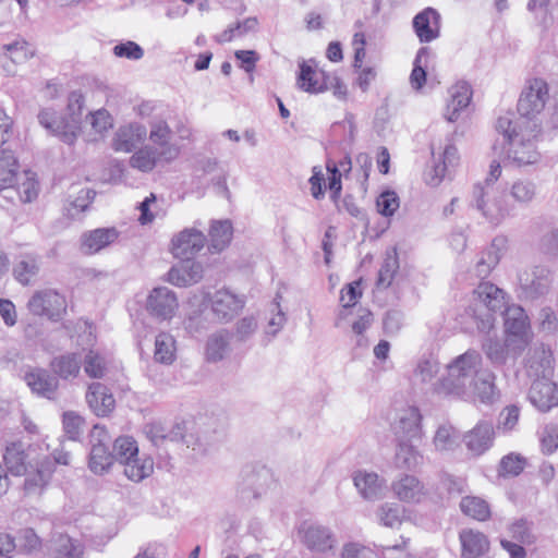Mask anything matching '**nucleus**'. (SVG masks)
<instances>
[{
  "instance_id": "obj_1",
  "label": "nucleus",
  "mask_w": 558,
  "mask_h": 558,
  "mask_svg": "<svg viewBox=\"0 0 558 558\" xmlns=\"http://www.w3.org/2000/svg\"><path fill=\"white\" fill-rule=\"evenodd\" d=\"M532 107H515L499 116L496 130L504 135L507 159L518 167L535 165L541 154L532 137L538 124Z\"/></svg>"
},
{
  "instance_id": "obj_2",
  "label": "nucleus",
  "mask_w": 558,
  "mask_h": 558,
  "mask_svg": "<svg viewBox=\"0 0 558 558\" xmlns=\"http://www.w3.org/2000/svg\"><path fill=\"white\" fill-rule=\"evenodd\" d=\"M481 365L480 352L468 350L447 366V375L434 385V392L442 397L464 398L470 392Z\"/></svg>"
},
{
  "instance_id": "obj_6",
  "label": "nucleus",
  "mask_w": 558,
  "mask_h": 558,
  "mask_svg": "<svg viewBox=\"0 0 558 558\" xmlns=\"http://www.w3.org/2000/svg\"><path fill=\"white\" fill-rule=\"evenodd\" d=\"M90 452L88 466L94 474L102 475L114 463L113 452L109 449L111 437L104 426L95 425L89 434Z\"/></svg>"
},
{
  "instance_id": "obj_5",
  "label": "nucleus",
  "mask_w": 558,
  "mask_h": 558,
  "mask_svg": "<svg viewBox=\"0 0 558 558\" xmlns=\"http://www.w3.org/2000/svg\"><path fill=\"white\" fill-rule=\"evenodd\" d=\"M27 308L35 316L59 322L66 314V300L54 289H41L29 298Z\"/></svg>"
},
{
  "instance_id": "obj_43",
  "label": "nucleus",
  "mask_w": 558,
  "mask_h": 558,
  "mask_svg": "<svg viewBox=\"0 0 558 558\" xmlns=\"http://www.w3.org/2000/svg\"><path fill=\"white\" fill-rule=\"evenodd\" d=\"M83 546L68 535L60 534L53 539V558H83Z\"/></svg>"
},
{
  "instance_id": "obj_62",
  "label": "nucleus",
  "mask_w": 558,
  "mask_h": 558,
  "mask_svg": "<svg viewBox=\"0 0 558 558\" xmlns=\"http://www.w3.org/2000/svg\"><path fill=\"white\" fill-rule=\"evenodd\" d=\"M257 330V322L253 316L243 317L235 324L233 337L239 342L247 341Z\"/></svg>"
},
{
  "instance_id": "obj_21",
  "label": "nucleus",
  "mask_w": 558,
  "mask_h": 558,
  "mask_svg": "<svg viewBox=\"0 0 558 558\" xmlns=\"http://www.w3.org/2000/svg\"><path fill=\"white\" fill-rule=\"evenodd\" d=\"M86 401L97 416L108 415L116 407L113 395L101 383H93L88 386Z\"/></svg>"
},
{
  "instance_id": "obj_49",
  "label": "nucleus",
  "mask_w": 558,
  "mask_h": 558,
  "mask_svg": "<svg viewBox=\"0 0 558 558\" xmlns=\"http://www.w3.org/2000/svg\"><path fill=\"white\" fill-rule=\"evenodd\" d=\"M485 194L482 185H475L473 190L474 205L489 222L497 223L500 219L499 209L494 204L485 201Z\"/></svg>"
},
{
  "instance_id": "obj_24",
  "label": "nucleus",
  "mask_w": 558,
  "mask_h": 558,
  "mask_svg": "<svg viewBox=\"0 0 558 558\" xmlns=\"http://www.w3.org/2000/svg\"><path fill=\"white\" fill-rule=\"evenodd\" d=\"M147 135V130L140 123L121 126L113 138L112 147L116 151H132Z\"/></svg>"
},
{
  "instance_id": "obj_36",
  "label": "nucleus",
  "mask_w": 558,
  "mask_h": 558,
  "mask_svg": "<svg viewBox=\"0 0 558 558\" xmlns=\"http://www.w3.org/2000/svg\"><path fill=\"white\" fill-rule=\"evenodd\" d=\"M505 330L506 335L531 332L529 317L521 306L512 305L506 307Z\"/></svg>"
},
{
  "instance_id": "obj_7",
  "label": "nucleus",
  "mask_w": 558,
  "mask_h": 558,
  "mask_svg": "<svg viewBox=\"0 0 558 558\" xmlns=\"http://www.w3.org/2000/svg\"><path fill=\"white\" fill-rule=\"evenodd\" d=\"M71 108L66 107L58 117L54 116L52 107L44 109L38 114L40 124L69 145L75 142L81 130L78 119L69 112Z\"/></svg>"
},
{
  "instance_id": "obj_38",
  "label": "nucleus",
  "mask_w": 558,
  "mask_h": 558,
  "mask_svg": "<svg viewBox=\"0 0 558 558\" xmlns=\"http://www.w3.org/2000/svg\"><path fill=\"white\" fill-rule=\"evenodd\" d=\"M19 163L11 150L0 151V191L12 192L11 187L17 175Z\"/></svg>"
},
{
  "instance_id": "obj_33",
  "label": "nucleus",
  "mask_w": 558,
  "mask_h": 558,
  "mask_svg": "<svg viewBox=\"0 0 558 558\" xmlns=\"http://www.w3.org/2000/svg\"><path fill=\"white\" fill-rule=\"evenodd\" d=\"M119 235L116 228H99L83 235L82 246L88 254H94L113 243Z\"/></svg>"
},
{
  "instance_id": "obj_25",
  "label": "nucleus",
  "mask_w": 558,
  "mask_h": 558,
  "mask_svg": "<svg viewBox=\"0 0 558 558\" xmlns=\"http://www.w3.org/2000/svg\"><path fill=\"white\" fill-rule=\"evenodd\" d=\"M421 413L417 408H408L402 412L396 426L398 440L416 441L421 439Z\"/></svg>"
},
{
  "instance_id": "obj_3",
  "label": "nucleus",
  "mask_w": 558,
  "mask_h": 558,
  "mask_svg": "<svg viewBox=\"0 0 558 558\" xmlns=\"http://www.w3.org/2000/svg\"><path fill=\"white\" fill-rule=\"evenodd\" d=\"M205 423L183 422L170 429L169 440L183 442L197 454H205L219 440L220 432L209 429Z\"/></svg>"
},
{
  "instance_id": "obj_61",
  "label": "nucleus",
  "mask_w": 558,
  "mask_h": 558,
  "mask_svg": "<svg viewBox=\"0 0 558 558\" xmlns=\"http://www.w3.org/2000/svg\"><path fill=\"white\" fill-rule=\"evenodd\" d=\"M532 340V332L506 335V344L512 357H518Z\"/></svg>"
},
{
  "instance_id": "obj_64",
  "label": "nucleus",
  "mask_w": 558,
  "mask_h": 558,
  "mask_svg": "<svg viewBox=\"0 0 558 558\" xmlns=\"http://www.w3.org/2000/svg\"><path fill=\"white\" fill-rule=\"evenodd\" d=\"M538 250L547 256L558 257V229H551L541 236Z\"/></svg>"
},
{
  "instance_id": "obj_60",
  "label": "nucleus",
  "mask_w": 558,
  "mask_h": 558,
  "mask_svg": "<svg viewBox=\"0 0 558 558\" xmlns=\"http://www.w3.org/2000/svg\"><path fill=\"white\" fill-rule=\"evenodd\" d=\"M378 213L383 216H392L399 208V197L395 191H385L376 202Z\"/></svg>"
},
{
  "instance_id": "obj_14",
  "label": "nucleus",
  "mask_w": 558,
  "mask_h": 558,
  "mask_svg": "<svg viewBox=\"0 0 558 558\" xmlns=\"http://www.w3.org/2000/svg\"><path fill=\"white\" fill-rule=\"evenodd\" d=\"M171 130L167 122L159 120L151 123L149 138L155 144L154 149L159 151V156L166 163L175 160L180 155V147L170 142Z\"/></svg>"
},
{
  "instance_id": "obj_32",
  "label": "nucleus",
  "mask_w": 558,
  "mask_h": 558,
  "mask_svg": "<svg viewBox=\"0 0 558 558\" xmlns=\"http://www.w3.org/2000/svg\"><path fill=\"white\" fill-rule=\"evenodd\" d=\"M121 465L123 466V474L134 483L144 481L154 472V460L148 456H134L126 459Z\"/></svg>"
},
{
  "instance_id": "obj_42",
  "label": "nucleus",
  "mask_w": 558,
  "mask_h": 558,
  "mask_svg": "<svg viewBox=\"0 0 558 558\" xmlns=\"http://www.w3.org/2000/svg\"><path fill=\"white\" fill-rule=\"evenodd\" d=\"M509 195L520 206H527L537 196V185L530 179H519L511 184Z\"/></svg>"
},
{
  "instance_id": "obj_56",
  "label": "nucleus",
  "mask_w": 558,
  "mask_h": 558,
  "mask_svg": "<svg viewBox=\"0 0 558 558\" xmlns=\"http://www.w3.org/2000/svg\"><path fill=\"white\" fill-rule=\"evenodd\" d=\"M257 25V20L254 17H248L243 22H238L234 25L229 26L221 34L217 36L218 43H227L231 41L236 36H243L247 32L255 28Z\"/></svg>"
},
{
  "instance_id": "obj_37",
  "label": "nucleus",
  "mask_w": 558,
  "mask_h": 558,
  "mask_svg": "<svg viewBox=\"0 0 558 558\" xmlns=\"http://www.w3.org/2000/svg\"><path fill=\"white\" fill-rule=\"evenodd\" d=\"M502 241L499 239L493 240L492 244L481 253V256L475 265V272L478 277L485 278L498 265L500 260V245Z\"/></svg>"
},
{
  "instance_id": "obj_57",
  "label": "nucleus",
  "mask_w": 558,
  "mask_h": 558,
  "mask_svg": "<svg viewBox=\"0 0 558 558\" xmlns=\"http://www.w3.org/2000/svg\"><path fill=\"white\" fill-rule=\"evenodd\" d=\"M95 195L96 193L90 189H81L77 196L69 201V205L66 206L68 215L74 218L77 214L86 210Z\"/></svg>"
},
{
  "instance_id": "obj_12",
  "label": "nucleus",
  "mask_w": 558,
  "mask_h": 558,
  "mask_svg": "<svg viewBox=\"0 0 558 558\" xmlns=\"http://www.w3.org/2000/svg\"><path fill=\"white\" fill-rule=\"evenodd\" d=\"M171 244L175 257L191 259L204 248L206 236L195 228H186L173 236Z\"/></svg>"
},
{
  "instance_id": "obj_16",
  "label": "nucleus",
  "mask_w": 558,
  "mask_h": 558,
  "mask_svg": "<svg viewBox=\"0 0 558 558\" xmlns=\"http://www.w3.org/2000/svg\"><path fill=\"white\" fill-rule=\"evenodd\" d=\"M300 532L303 535V543L311 550L325 553L336 546L335 536L326 526L304 523Z\"/></svg>"
},
{
  "instance_id": "obj_48",
  "label": "nucleus",
  "mask_w": 558,
  "mask_h": 558,
  "mask_svg": "<svg viewBox=\"0 0 558 558\" xmlns=\"http://www.w3.org/2000/svg\"><path fill=\"white\" fill-rule=\"evenodd\" d=\"M112 452L114 461L123 464L126 459H131L138 453V446L136 440L131 436H120L112 445Z\"/></svg>"
},
{
  "instance_id": "obj_20",
  "label": "nucleus",
  "mask_w": 558,
  "mask_h": 558,
  "mask_svg": "<svg viewBox=\"0 0 558 558\" xmlns=\"http://www.w3.org/2000/svg\"><path fill=\"white\" fill-rule=\"evenodd\" d=\"M24 380L34 393L47 399H54L59 380L43 368H32L24 375Z\"/></svg>"
},
{
  "instance_id": "obj_18",
  "label": "nucleus",
  "mask_w": 558,
  "mask_h": 558,
  "mask_svg": "<svg viewBox=\"0 0 558 558\" xmlns=\"http://www.w3.org/2000/svg\"><path fill=\"white\" fill-rule=\"evenodd\" d=\"M496 374L489 369H480L475 375L471 390L473 395L485 404L499 400L500 391L496 385Z\"/></svg>"
},
{
  "instance_id": "obj_47",
  "label": "nucleus",
  "mask_w": 558,
  "mask_h": 558,
  "mask_svg": "<svg viewBox=\"0 0 558 558\" xmlns=\"http://www.w3.org/2000/svg\"><path fill=\"white\" fill-rule=\"evenodd\" d=\"M460 508L464 514L478 521H485L490 515L488 504L478 497L462 498Z\"/></svg>"
},
{
  "instance_id": "obj_46",
  "label": "nucleus",
  "mask_w": 558,
  "mask_h": 558,
  "mask_svg": "<svg viewBox=\"0 0 558 558\" xmlns=\"http://www.w3.org/2000/svg\"><path fill=\"white\" fill-rule=\"evenodd\" d=\"M399 269V259L397 251L393 248L391 252H387L384 263L378 271V278L376 286L379 289H387Z\"/></svg>"
},
{
  "instance_id": "obj_54",
  "label": "nucleus",
  "mask_w": 558,
  "mask_h": 558,
  "mask_svg": "<svg viewBox=\"0 0 558 558\" xmlns=\"http://www.w3.org/2000/svg\"><path fill=\"white\" fill-rule=\"evenodd\" d=\"M107 371L105 359L96 351L89 350L84 357V372L88 377L102 378Z\"/></svg>"
},
{
  "instance_id": "obj_39",
  "label": "nucleus",
  "mask_w": 558,
  "mask_h": 558,
  "mask_svg": "<svg viewBox=\"0 0 558 558\" xmlns=\"http://www.w3.org/2000/svg\"><path fill=\"white\" fill-rule=\"evenodd\" d=\"M159 163H166L165 159L159 156V151L153 146H144L135 151L130 158V166L142 172H149Z\"/></svg>"
},
{
  "instance_id": "obj_27",
  "label": "nucleus",
  "mask_w": 558,
  "mask_h": 558,
  "mask_svg": "<svg viewBox=\"0 0 558 558\" xmlns=\"http://www.w3.org/2000/svg\"><path fill=\"white\" fill-rule=\"evenodd\" d=\"M353 482L364 499L377 500L385 495V482L374 472L359 471L355 473Z\"/></svg>"
},
{
  "instance_id": "obj_52",
  "label": "nucleus",
  "mask_w": 558,
  "mask_h": 558,
  "mask_svg": "<svg viewBox=\"0 0 558 558\" xmlns=\"http://www.w3.org/2000/svg\"><path fill=\"white\" fill-rule=\"evenodd\" d=\"M428 57V48L422 47L414 59L413 70L410 75V82L413 88L420 89L426 82V59Z\"/></svg>"
},
{
  "instance_id": "obj_15",
  "label": "nucleus",
  "mask_w": 558,
  "mask_h": 558,
  "mask_svg": "<svg viewBox=\"0 0 558 558\" xmlns=\"http://www.w3.org/2000/svg\"><path fill=\"white\" fill-rule=\"evenodd\" d=\"M529 400L541 412L558 405V389L550 379L534 380L529 390Z\"/></svg>"
},
{
  "instance_id": "obj_8",
  "label": "nucleus",
  "mask_w": 558,
  "mask_h": 558,
  "mask_svg": "<svg viewBox=\"0 0 558 558\" xmlns=\"http://www.w3.org/2000/svg\"><path fill=\"white\" fill-rule=\"evenodd\" d=\"M518 279L521 298L533 301L548 293L551 271L545 266H533L521 271Z\"/></svg>"
},
{
  "instance_id": "obj_13",
  "label": "nucleus",
  "mask_w": 558,
  "mask_h": 558,
  "mask_svg": "<svg viewBox=\"0 0 558 558\" xmlns=\"http://www.w3.org/2000/svg\"><path fill=\"white\" fill-rule=\"evenodd\" d=\"M525 369L529 377L538 379H550L554 372V360L550 349L543 344L529 350L525 359Z\"/></svg>"
},
{
  "instance_id": "obj_22",
  "label": "nucleus",
  "mask_w": 558,
  "mask_h": 558,
  "mask_svg": "<svg viewBox=\"0 0 558 558\" xmlns=\"http://www.w3.org/2000/svg\"><path fill=\"white\" fill-rule=\"evenodd\" d=\"M41 268V257L35 253H23L15 262L12 275L22 286H29L39 275Z\"/></svg>"
},
{
  "instance_id": "obj_55",
  "label": "nucleus",
  "mask_w": 558,
  "mask_h": 558,
  "mask_svg": "<svg viewBox=\"0 0 558 558\" xmlns=\"http://www.w3.org/2000/svg\"><path fill=\"white\" fill-rule=\"evenodd\" d=\"M525 459L518 453L505 456L499 463V474L502 476H517L525 468Z\"/></svg>"
},
{
  "instance_id": "obj_41",
  "label": "nucleus",
  "mask_w": 558,
  "mask_h": 558,
  "mask_svg": "<svg viewBox=\"0 0 558 558\" xmlns=\"http://www.w3.org/2000/svg\"><path fill=\"white\" fill-rule=\"evenodd\" d=\"M423 457L416 450L414 441L398 440L395 461L398 468L414 469L422 462Z\"/></svg>"
},
{
  "instance_id": "obj_53",
  "label": "nucleus",
  "mask_w": 558,
  "mask_h": 558,
  "mask_svg": "<svg viewBox=\"0 0 558 558\" xmlns=\"http://www.w3.org/2000/svg\"><path fill=\"white\" fill-rule=\"evenodd\" d=\"M459 436L451 425H441L436 430L434 445L437 450H452L458 445Z\"/></svg>"
},
{
  "instance_id": "obj_31",
  "label": "nucleus",
  "mask_w": 558,
  "mask_h": 558,
  "mask_svg": "<svg viewBox=\"0 0 558 558\" xmlns=\"http://www.w3.org/2000/svg\"><path fill=\"white\" fill-rule=\"evenodd\" d=\"M459 539L463 558H476L489 549V541L486 535L472 529L462 530L459 534Z\"/></svg>"
},
{
  "instance_id": "obj_26",
  "label": "nucleus",
  "mask_w": 558,
  "mask_h": 558,
  "mask_svg": "<svg viewBox=\"0 0 558 558\" xmlns=\"http://www.w3.org/2000/svg\"><path fill=\"white\" fill-rule=\"evenodd\" d=\"M392 490L396 497L403 502H420L426 496V489L414 475H404L393 482Z\"/></svg>"
},
{
  "instance_id": "obj_50",
  "label": "nucleus",
  "mask_w": 558,
  "mask_h": 558,
  "mask_svg": "<svg viewBox=\"0 0 558 558\" xmlns=\"http://www.w3.org/2000/svg\"><path fill=\"white\" fill-rule=\"evenodd\" d=\"M11 191L12 192L8 193L17 194L22 203H32L38 196V181L34 178L33 173L27 171L24 173V181L22 183H19L16 189L11 187Z\"/></svg>"
},
{
  "instance_id": "obj_19",
  "label": "nucleus",
  "mask_w": 558,
  "mask_h": 558,
  "mask_svg": "<svg viewBox=\"0 0 558 558\" xmlns=\"http://www.w3.org/2000/svg\"><path fill=\"white\" fill-rule=\"evenodd\" d=\"M473 295L476 311H480V306L489 312L502 311L506 307L505 292L492 282H481Z\"/></svg>"
},
{
  "instance_id": "obj_10",
  "label": "nucleus",
  "mask_w": 558,
  "mask_h": 558,
  "mask_svg": "<svg viewBox=\"0 0 558 558\" xmlns=\"http://www.w3.org/2000/svg\"><path fill=\"white\" fill-rule=\"evenodd\" d=\"M54 472V462L49 456L38 460L25 474L23 493L25 496H38L48 485Z\"/></svg>"
},
{
  "instance_id": "obj_45",
  "label": "nucleus",
  "mask_w": 558,
  "mask_h": 558,
  "mask_svg": "<svg viewBox=\"0 0 558 558\" xmlns=\"http://www.w3.org/2000/svg\"><path fill=\"white\" fill-rule=\"evenodd\" d=\"M482 349L486 357L495 366L505 365L507 363L508 357L511 356L506 344V341L500 342L498 339L495 338H486L482 344Z\"/></svg>"
},
{
  "instance_id": "obj_23",
  "label": "nucleus",
  "mask_w": 558,
  "mask_h": 558,
  "mask_svg": "<svg viewBox=\"0 0 558 558\" xmlns=\"http://www.w3.org/2000/svg\"><path fill=\"white\" fill-rule=\"evenodd\" d=\"M439 13L427 8L413 19V27L422 43H429L439 36Z\"/></svg>"
},
{
  "instance_id": "obj_40",
  "label": "nucleus",
  "mask_w": 558,
  "mask_h": 558,
  "mask_svg": "<svg viewBox=\"0 0 558 558\" xmlns=\"http://www.w3.org/2000/svg\"><path fill=\"white\" fill-rule=\"evenodd\" d=\"M230 350L228 331L222 329L209 336L206 343V359L216 363L225 359Z\"/></svg>"
},
{
  "instance_id": "obj_63",
  "label": "nucleus",
  "mask_w": 558,
  "mask_h": 558,
  "mask_svg": "<svg viewBox=\"0 0 558 558\" xmlns=\"http://www.w3.org/2000/svg\"><path fill=\"white\" fill-rule=\"evenodd\" d=\"M509 532L512 538L521 544L532 545L535 542V537L525 520H518L512 523L509 527Z\"/></svg>"
},
{
  "instance_id": "obj_29",
  "label": "nucleus",
  "mask_w": 558,
  "mask_h": 558,
  "mask_svg": "<svg viewBox=\"0 0 558 558\" xmlns=\"http://www.w3.org/2000/svg\"><path fill=\"white\" fill-rule=\"evenodd\" d=\"M550 99L549 86L544 78L533 77L526 80L518 105H546Z\"/></svg>"
},
{
  "instance_id": "obj_51",
  "label": "nucleus",
  "mask_w": 558,
  "mask_h": 558,
  "mask_svg": "<svg viewBox=\"0 0 558 558\" xmlns=\"http://www.w3.org/2000/svg\"><path fill=\"white\" fill-rule=\"evenodd\" d=\"M3 49L5 50V57L10 59L13 64L24 63L35 54V50L25 40H17L4 45Z\"/></svg>"
},
{
  "instance_id": "obj_11",
  "label": "nucleus",
  "mask_w": 558,
  "mask_h": 558,
  "mask_svg": "<svg viewBox=\"0 0 558 558\" xmlns=\"http://www.w3.org/2000/svg\"><path fill=\"white\" fill-rule=\"evenodd\" d=\"M495 428L490 421L482 420L463 435V442L470 453L480 457L494 444Z\"/></svg>"
},
{
  "instance_id": "obj_30",
  "label": "nucleus",
  "mask_w": 558,
  "mask_h": 558,
  "mask_svg": "<svg viewBox=\"0 0 558 558\" xmlns=\"http://www.w3.org/2000/svg\"><path fill=\"white\" fill-rule=\"evenodd\" d=\"M269 480L268 470L248 472L239 486V494L242 500L251 501L266 492V484Z\"/></svg>"
},
{
  "instance_id": "obj_58",
  "label": "nucleus",
  "mask_w": 558,
  "mask_h": 558,
  "mask_svg": "<svg viewBox=\"0 0 558 558\" xmlns=\"http://www.w3.org/2000/svg\"><path fill=\"white\" fill-rule=\"evenodd\" d=\"M439 372V363L433 357H422L415 368L414 375L422 383H429Z\"/></svg>"
},
{
  "instance_id": "obj_34",
  "label": "nucleus",
  "mask_w": 558,
  "mask_h": 558,
  "mask_svg": "<svg viewBox=\"0 0 558 558\" xmlns=\"http://www.w3.org/2000/svg\"><path fill=\"white\" fill-rule=\"evenodd\" d=\"M82 366L78 353H65L53 357L50 362L51 371L62 379L76 378Z\"/></svg>"
},
{
  "instance_id": "obj_44",
  "label": "nucleus",
  "mask_w": 558,
  "mask_h": 558,
  "mask_svg": "<svg viewBox=\"0 0 558 558\" xmlns=\"http://www.w3.org/2000/svg\"><path fill=\"white\" fill-rule=\"evenodd\" d=\"M154 359L158 363L171 364L175 359V340L168 332H160L155 339Z\"/></svg>"
},
{
  "instance_id": "obj_4",
  "label": "nucleus",
  "mask_w": 558,
  "mask_h": 558,
  "mask_svg": "<svg viewBox=\"0 0 558 558\" xmlns=\"http://www.w3.org/2000/svg\"><path fill=\"white\" fill-rule=\"evenodd\" d=\"M298 86L310 94H319L332 89L337 96H344L347 86L336 75L328 74L324 70H318L303 61L300 64V72L296 81Z\"/></svg>"
},
{
  "instance_id": "obj_9",
  "label": "nucleus",
  "mask_w": 558,
  "mask_h": 558,
  "mask_svg": "<svg viewBox=\"0 0 558 558\" xmlns=\"http://www.w3.org/2000/svg\"><path fill=\"white\" fill-rule=\"evenodd\" d=\"M178 306L175 293L167 287L153 289L146 301V310L153 317L159 320L171 319Z\"/></svg>"
},
{
  "instance_id": "obj_35",
  "label": "nucleus",
  "mask_w": 558,
  "mask_h": 558,
  "mask_svg": "<svg viewBox=\"0 0 558 558\" xmlns=\"http://www.w3.org/2000/svg\"><path fill=\"white\" fill-rule=\"evenodd\" d=\"M232 234L233 228L230 220L214 221L209 230V251L211 253L223 251L230 244Z\"/></svg>"
},
{
  "instance_id": "obj_28",
  "label": "nucleus",
  "mask_w": 558,
  "mask_h": 558,
  "mask_svg": "<svg viewBox=\"0 0 558 558\" xmlns=\"http://www.w3.org/2000/svg\"><path fill=\"white\" fill-rule=\"evenodd\" d=\"M7 471L14 476H22L29 468H33L22 442H12L7 446L3 454Z\"/></svg>"
},
{
  "instance_id": "obj_59",
  "label": "nucleus",
  "mask_w": 558,
  "mask_h": 558,
  "mask_svg": "<svg viewBox=\"0 0 558 558\" xmlns=\"http://www.w3.org/2000/svg\"><path fill=\"white\" fill-rule=\"evenodd\" d=\"M538 329L548 336H554L558 332V317L551 307L546 306L539 311Z\"/></svg>"
},
{
  "instance_id": "obj_17",
  "label": "nucleus",
  "mask_w": 558,
  "mask_h": 558,
  "mask_svg": "<svg viewBox=\"0 0 558 558\" xmlns=\"http://www.w3.org/2000/svg\"><path fill=\"white\" fill-rule=\"evenodd\" d=\"M244 306V301L229 290H218L211 298V310L220 322L231 320Z\"/></svg>"
}]
</instances>
